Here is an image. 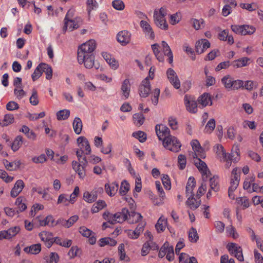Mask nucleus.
<instances>
[{"label": "nucleus", "mask_w": 263, "mask_h": 263, "mask_svg": "<svg viewBox=\"0 0 263 263\" xmlns=\"http://www.w3.org/2000/svg\"><path fill=\"white\" fill-rule=\"evenodd\" d=\"M130 223H135L138 222L142 218L141 215L137 212H129L128 210L126 208H123L121 212L114 214V218L116 223H121L128 219Z\"/></svg>", "instance_id": "f257e3e1"}, {"label": "nucleus", "mask_w": 263, "mask_h": 263, "mask_svg": "<svg viewBox=\"0 0 263 263\" xmlns=\"http://www.w3.org/2000/svg\"><path fill=\"white\" fill-rule=\"evenodd\" d=\"M163 145L165 148L174 152H178L181 146L180 141L173 136L163 138Z\"/></svg>", "instance_id": "f03ea898"}, {"label": "nucleus", "mask_w": 263, "mask_h": 263, "mask_svg": "<svg viewBox=\"0 0 263 263\" xmlns=\"http://www.w3.org/2000/svg\"><path fill=\"white\" fill-rule=\"evenodd\" d=\"M78 61L79 64H84L86 68H91L94 66L95 68L98 69L99 66L95 64V55L93 54H84L81 52L78 55Z\"/></svg>", "instance_id": "7ed1b4c3"}, {"label": "nucleus", "mask_w": 263, "mask_h": 263, "mask_svg": "<svg viewBox=\"0 0 263 263\" xmlns=\"http://www.w3.org/2000/svg\"><path fill=\"white\" fill-rule=\"evenodd\" d=\"M196 161H195V165L198 168L199 172L202 174L203 181L206 182L209 176L211 175V173L206 163L201 160V158H196Z\"/></svg>", "instance_id": "20e7f679"}, {"label": "nucleus", "mask_w": 263, "mask_h": 263, "mask_svg": "<svg viewBox=\"0 0 263 263\" xmlns=\"http://www.w3.org/2000/svg\"><path fill=\"white\" fill-rule=\"evenodd\" d=\"M96 47V44L95 40H90L88 42L83 44L78 49V55L81 52L84 54H93V51Z\"/></svg>", "instance_id": "39448f33"}, {"label": "nucleus", "mask_w": 263, "mask_h": 263, "mask_svg": "<svg viewBox=\"0 0 263 263\" xmlns=\"http://www.w3.org/2000/svg\"><path fill=\"white\" fill-rule=\"evenodd\" d=\"M191 145L194 151V153H192V156L194 158H197L198 157L202 159L205 158V153L198 140H192L191 142Z\"/></svg>", "instance_id": "423d86ee"}, {"label": "nucleus", "mask_w": 263, "mask_h": 263, "mask_svg": "<svg viewBox=\"0 0 263 263\" xmlns=\"http://www.w3.org/2000/svg\"><path fill=\"white\" fill-rule=\"evenodd\" d=\"M166 74L171 84L175 88L179 89L180 87V82L176 72L170 68L167 70Z\"/></svg>", "instance_id": "0eeeda50"}, {"label": "nucleus", "mask_w": 263, "mask_h": 263, "mask_svg": "<svg viewBox=\"0 0 263 263\" xmlns=\"http://www.w3.org/2000/svg\"><path fill=\"white\" fill-rule=\"evenodd\" d=\"M151 91L150 82L148 78H146L143 80L139 86V95L141 97L146 98L149 94Z\"/></svg>", "instance_id": "6e6552de"}, {"label": "nucleus", "mask_w": 263, "mask_h": 263, "mask_svg": "<svg viewBox=\"0 0 263 263\" xmlns=\"http://www.w3.org/2000/svg\"><path fill=\"white\" fill-rule=\"evenodd\" d=\"M131 33L127 30L120 31L117 35V39L122 46L128 44L130 41Z\"/></svg>", "instance_id": "1a4fd4ad"}, {"label": "nucleus", "mask_w": 263, "mask_h": 263, "mask_svg": "<svg viewBox=\"0 0 263 263\" xmlns=\"http://www.w3.org/2000/svg\"><path fill=\"white\" fill-rule=\"evenodd\" d=\"M156 133L159 139L160 140H163L164 138L168 137L171 136L170 129L163 125H157L155 127Z\"/></svg>", "instance_id": "9d476101"}, {"label": "nucleus", "mask_w": 263, "mask_h": 263, "mask_svg": "<svg viewBox=\"0 0 263 263\" xmlns=\"http://www.w3.org/2000/svg\"><path fill=\"white\" fill-rule=\"evenodd\" d=\"M184 102L186 109L192 113H196L197 111V102L191 99L187 95L184 97Z\"/></svg>", "instance_id": "9b49d317"}, {"label": "nucleus", "mask_w": 263, "mask_h": 263, "mask_svg": "<svg viewBox=\"0 0 263 263\" xmlns=\"http://www.w3.org/2000/svg\"><path fill=\"white\" fill-rule=\"evenodd\" d=\"M77 143L80 149H85L86 155H89L91 153V148L88 140L84 137H80L77 139Z\"/></svg>", "instance_id": "f8f14e48"}, {"label": "nucleus", "mask_w": 263, "mask_h": 263, "mask_svg": "<svg viewBox=\"0 0 263 263\" xmlns=\"http://www.w3.org/2000/svg\"><path fill=\"white\" fill-rule=\"evenodd\" d=\"M140 25L146 35L151 39H154L155 34L150 25L146 21L143 20L140 21Z\"/></svg>", "instance_id": "ddd939ff"}, {"label": "nucleus", "mask_w": 263, "mask_h": 263, "mask_svg": "<svg viewBox=\"0 0 263 263\" xmlns=\"http://www.w3.org/2000/svg\"><path fill=\"white\" fill-rule=\"evenodd\" d=\"M154 18L155 23L156 26L162 30H167L168 29V25L164 17L158 16L157 15V11H154Z\"/></svg>", "instance_id": "4468645a"}, {"label": "nucleus", "mask_w": 263, "mask_h": 263, "mask_svg": "<svg viewBox=\"0 0 263 263\" xmlns=\"http://www.w3.org/2000/svg\"><path fill=\"white\" fill-rule=\"evenodd\" d=\"M25 186V184L22 180H18L12 189L10 195L12 197L15 198L22 192Z\"/></svg>", "instance_id": "2eb2a0df"}, {"label": "nucleus", "mask_w": 263, "mask_h": 263, "mask_svg": "<svg viewBox=\"0 0 263 263\" xmlns=\"http://www.w3.org/2000/svg\"><path fill=\"white\" fill-rule=\"evenodd\" d=\"M196 186V181L193 177H189L186 186V195L187 197L191 195L192 199H194V194L193 190Z\"/></svg>", "instance_id": "dca6fc26"}, {"label": "nucleus", "mask_w": 263, "mask_h": 263, "mask_svg": "<svg viewBox=\"0 0 263 263\" xmlns=\"http://www.w3.org/2000/svg\"><path fill=\"white\" fill-rule=\"evenodd\" d=\"M197 102L199 104H200L202 107H205L209 104L210 102V105H212V101L211 100V97L208 93H204L201 96H200Z\"/></svg>", "instance_id": "f3484780"}, {"label": "nucleus", "mask_w": 263, "mask_h": 263, "mask_svg": "<svg viewBox=\"0 0 263 263\" xmlns=\"http://www.w3.org/2000/svg\"><path fill=\"white\" fill-rule=\"evenodd\" d=\"M119 189V184L115 182L110 185L106 183L105 184V190L106 193L110 196L112 197L115 195Z\"/></svg>", "instance_id": "a211bd4d"}, {"label": "nucleus", "mask_w": 263, "mask_h": 263, "mask_svg": "<svg viewBox=\"0 0 263 263\" xmlns=\"http://www.w3.org/2000/svg\"><path fill=\"white\" fill-rule=\"evenodd\" d=\"M102 57L110 65V66L114 69H116L118 67V62L114 58H111V55L107 52H102Z\"/></svg>", "instance_id": "6ab92c4d"}, {"label": "nucleus", "mask_w": 263, "mask_h": 263, "mask_svg": "<svg viewBox=\"0 0 263 263\" xmlns=\"http://www.w3.org/2000/svg\"><path fill=\"white\" fill-rule=\"evenodd\" d=\"M179 263H198L195 257H190L186 253H182L179 257Z\"/></svg>", "instance_id": "aec40b11"}, {"label": "nucleus", "mask_w": 263, "mask_h": 263, "mask_svg": "<svg viewBox=\"0 0 263 263\" xmlns=\"http://www.w3.org/2000/svg\"><path fill=\"white\" fill-rule=\"evenodd\" d=\"M24 251L27 253L37 254L41 251V245L40 243L32 245L29 247H25Z\"/></svg>", "instance_id": "412c9836"}, {"label": "nucleus", "mask_w": 263, "mask_h": 263, "mask_svg": "<svg viewBox=\"0 0 263 263\" xmlns=\"http://www.w3.org/2000/svg\"><path fill=\"white\" fill-rule=\"evenodd\" d=\"M162 46L164 54L168 57V60L169 63L172 64L173 61V55L170 46L165 41L162 42Z\"/></svg>", "instance_id": "4be33fe9"}, {"label": "nucleus", "mask_w": 263, "mask_h": 263, "mask_svg": "<svg viewBox=\"0 0 263 263\" xmlns=\"http://www.w3.org/2000/svg\"><path fill=\"white\" fill-rule=\"evenodd\" d=\"M121 90L125 99L128 98L130 90V84L128 79L124 80L121 86Z\"/></svg>", "instance_id": "5701e85b"}, {"label": "nucleus", "mask_w": 263, "mask_h": 263, "mask_svg": "<svg viewBox=\"0 0 263 263\" xmlns=\"http://www.w3.org/2000/svg\"><path fill=\"white\" fill-rule=\"evenodd\" d=\"M239 149L238 146L233 147L232 149L231 153L228 154L227 160L233 161V162H237L239 160Z\"/></svg>", "instance_id": "b1692460"}, {"label": "nucleus", "mask_w": 263, "mask_h": 263, "mask_svg": "<svg viewBox=\"0 0 263 263\" xmlns=\"http://www.w3.org/2000/svg\"><path fill=\"white\" fill-rule=\"evenodd\" d=\"M82 122L81 119L79 117H76L73 122V127L76 134H80L82 129Z\"/></svg>", "instance_id": "393cba45"}, {"label": "nucleus", "mask_w": 263, "mask_h": 263, "mask_svg": "<svg viewBox=\"0 0 263 263\" xmlns=\"http://www.w3.org/2000/svg\"><path fill=\"white\" fill-rule=\"evenodd\" d=\"M214 151L218 157H222L225 160H227L228 154L226 153L223 147L221 145L217 144L214 147Z\"/></svg>", "instance_id": "a878e982"}, {"label": "nucleus", "mask_w": 263, "mask_h": 263, "mask_svg": "<svg viewBox=\"0 0 263 263\" xmlns=\"http://www.w3.org/2000/svg\"><path fill=\"white\" fill-rule=\"evenodd\" d=\"M250 61V59L247 57L235 60L232 63V65L234 67L239 68L246 66L248 65V62Z\"/></svg>", "instance_id": "bb28decb"}, {"label": "nucleus", "mask_w": 263, "mask_h": 263, "mask_svg": "<svg viewBox=\"0 0 263 263\" xmlns=\"http://www.w3.org/2000/svg\"><path fill=\"white\" fill-rule=\"evenodd\" d=\"M167 220L165 219H162V217H160L155 225V228L158 233H161L165 230Z\"/></svg>", "instance_id": "cd10ccee"}, {"label": "nucleus", "mask_w": 263, "mask_h": 263, "mask_svg": "<svg viewBox=\"0 0 263 263\" xmlns=\"http://www.w3.org/2000/svg\"><path fill=\"white\" fill-rule=\"evenodd\" d=\"M210 189L217 192L219 190V181L217 176H214L210 179Z\"/></svg>", "instance_id": "c85d7f7f"}, {"label": "nucleus", "mask_w": 263, "mask_h": 263, "mask_svg": "<svg viewBox=\"0 0 263 263\" xmlns=\"http://www.w3.org/2000/svg\"><path fill=\"white\" fill-rule=\"evenodd\" d=\"M41 66L42 67L43 72H44L46 73V78L47 80H50L52 77V69L51 67L48 64L41 63Z\"/></svg>", "instance_id": "c756f323"}, {"label": "nucleus", "mask_w": 263, "mask_h": 263, "mask_svg": "<svg viewBox=\"0 0 263 263\" xmlns=\"http://www.w3.org/2000/svg\"><path fill=\"white\" fill-rule=\"evenodd\" d=\"M99 245L100 247H103L105 245H109L110 246H115L117 244V241L110 237H104L101 238L99 240Z\"/></svg>", "instance_id": "7c9ffc66"}, {"label": "nucleus", "mask_w": 263, "mask_h": 263, "mask_svg": "<svg viewBox=\"0 0 263 263\" xmlns=\"http://www.w3.org/2000/svg\"><path fill=\"white\" fill-rule=\"evenodd\" d=\"M74 15V10L73 9H69L65 17L64 18V25L63 27V31L64 32H66L68 29V21L69 20H72L71 18L73 17Z\"/></svg>", "instance_id": "2f4dec72"}, {"label": "nucleus", "mask_w": 263, "mask_h": 263, "mask_svg": "<svg viewBox=\"0 0 263 263\" xmlns=\"http://www.w3.org/2000/svg\"><path fill=\"white\" fill-rule=\"evenodd\" d=\"M227 248L231 254L234 255L240 251L242 250L240 246H238L236 243L233 242L228 243L227 246Z\"/></svg>", "instance_id": "473e14b6"}, {"label": "nucleus", "mask_w": 263, "mask_h": 263, "mask_svg": "<svg viewBox=\"0 0 263 263\" xmlns=\"http://www.w3.org/2000/svg\"><path fill=\"white\" fill-rule=\"evenodd\" d=\"M186 204L190 206V208L193 210L197 209L201 204V200L196 201V199L194 197L192 199L191 195L189 196L186 202Z\"/></svg>", "instance_id": "72a5a7b5"}, {"label": "nucleus", "mask_w": 263, "mask_h": 263, "mask_svg": "<svg viewBox=\"0 0 263 263\" xmlns=\"http://www.w3.org/2000/svg\"><path fill=\"white\" fill-rule=\"evenodd\" d=\"M23 143V138L20 136H17L14 141L12 143L11 146L12 149L15 152L18 149Z\"/></svg>", "instance_id": "f704fd0d"}, {"label": "nucleus", "mask_w": 263, "mask_h": 263, "mask_svg": "<svg viewBox=\"0 0 263 263\" xmlns=\"http://www.w3.org/2000/svg\"><path fill=\"white\" fill-rule=\"evenodd\" d=\"M70 116V111L68 109H63L57 112V117L58 120H65Z\"/></svg>", "instance_id": "c9c22d12"}, {"label": "nucleus", "mask_w": 263, "mask_h": 263, "mask_svg": "<svg viewBox=\"0 0 263 263\" xmlns=\"http://www.w3.org/2000/svg\"><path fill=\"white\" fill-rule=\"evenodd\" d=\"M189 238L191 242H196L199 239L196 229L192 227L189 233Z\"/></svg>", "instance_id": "e433bc0d"}, {"label": "nucleus", "mask_w": 263, "mask_h": 263, "mask_svg": "<svg viewBox=\"0 0 263 263\" xmlns=\"http://www.w3.org/2000/svg\"><path fill=\"white\" fill-rule=\"evenodd\" d=\"M143 227L144 226L142 224H139L134 231L130 232V233H129V235H131V238L132 239L137 238L141 233L143 232Z\"/></svg>", "instance_id": "4c0bfd02"}, {"label": "nucleus", "mask_w": 263, "mask_h": 263, "mask_svg": "<svg viewBox=\"0 0 263 263\" xmlns=\"http://www.w3.org/2000/svg\"><path fill=\"white\" fill-rule=\"evenodd\" d=\"M42 67L41 63H40L35 69L34 72L31 75V78L33 81L37 80L42 74Z\"/></svg>", "instance_id": "58836bf2"}, {"label": "nucleus", "mask_w": 263, "mask_h": 263, "mask_svg": "<svg viewBox=\"0 0 263 263\" xmlns=\"http://www.w3.org/2000/svg\"><path fill=\"white\" fill-rule=\"evenodd\" d=\"M20 227L17 226L10 228L8 230H6V232H8L6 234L8 239L15 236L20 232Z\"/></svg>", "instance_id": "ea45409f"}, {"label": "nucleus", "mask_w": 263, "mask_h": 263, "mask_svg": "<svg viewBox=\"0 0 263 263\" xmlns=\"http://www.w3.org/2000/svg\"><path fill=\"white\" fill-rule=\"evenodd\" d=\"M233 80V79H232L230 75H227L222 78L221 82L227 89H231L232 86V83Z\"/></svg>", "instance_id": "a19ab883"}, {"label": "nucleus", "mask_w": 263, "mask_h": 263, "mask_svg": "<svg viewBox=\"0 0 263 263\" xmlns=\"http://www.w3.org/2000/svg\"><path fill=\"white\" fill-rule=\"evenodd\" d=\"M144 117L142 114H135L133 115V120L134 121V123L137 125H141L143 124L144 121Z\"/></svg>", "instance_id": "79ce46f5"}, {"label": "nucleus", "mask_w": 263, "mask_h": 263, "mask_svg": "<svg viewBox=\"0 0 263 263\" xmlns=\"http://www.w3.org/2000/svg\"><path fill=\"white\" fill-rule=\"evenodd\" d=\"M129 190V184L127 181L124 180L122 182L120 188L119 190V193L121 195H125Z\"/></svg>", "instance_id": "37998d69"}, {"label": "nucleus", "mask_w": 263, "mask_h": 263, "mask_svg": "<svg viewBox=\"0 0 263 263\" xmlns=\"http://www.w3.org/2000/svg\"><path fill=\"white\" fill-rule=\"evenodd\" d=\"M103 218L107 221V222L111 224H114L116 223L115 218H114V214L110 213L109 212H105L103 214Z\"/></svg>", "instance_id": "c03bdc74"}, {"label": "nucleus", "mask_w": 263, "mask_h": 263, "mask_svg": "<svg viewBox=\"0 0 263 263\" xmlns=\"http://www.w3.org/2000/svg\"><path fill=\"white\" fill-rule=\"evenodd\" d=\"M133 136L138 139L140 142H144L146 140V134L142 131H138L133 133Z\"/></svg>", "instance_id": "a18cd8bd"}, {"label": "nucleus", "mask_w": 263, "mask_h": 263, "mask_svg": "<svg viewBox=\"0 0 263 263\" xmlns=\"http://www.w3.org/2000/svg\"><path fill=\"white\" fill-rule=\"evenodd\" d=\"M29 101L31 104L35 106L39 104V99L37 91L35 89H32V95L29 98Z\"/></svg>", "instance_id": "49530a36"}, {"label": "nucleus", "mask_w": 263, "mask_h": 263, "mask_svg": "<svg viewBox=\"0 0 263 263\" xmlns=\"http://www.w3.org/2000/svg\"><path fill=\"white\" fill-rule=\"evenodd\" d=\"M215 127V121L214 119H211L208 122L205 127L206 133H211Z\"/></svg>", "instance_id": "de8ad7c7"}, {"label": "nucleus", "mask_w": 263, "mask_h": 263, "mask_svg": "<svg viewBox=\"0 0 263 263\" xmlns=\"http://www.w3.org/2000/svg\"><path fill=\"white\" fill-rule=\"evenodd\" d=\"M112 6L114 9L117 10H123L125 8V5L121 0H114L112 2Z\"/></svg>", "instance_id": "09e8293b"}, {"label": "nucleus", "mask_w": 263, "mask_h": 263, "mask_svg": "<svg viewBox=\"0 0 263 263\" xmlns=\"http://www.w3.org/2000/svg\"><path fill=\"white\" fill-rule=\"evenodd\" d=\"M51 222V227L54 226L53 223H54V219L53 217L51 215H48L47 216L46 218L42 220H40V224L41 226H45L46 225H48Z\"/></svg>", "instance_id": "8fccbe9b"}, {"label": "nucleus", "mask_w": 263, "mask_h": 263, "mask_svg": "<svg viewBox=\"0 0 263 263\" xmlns=\"http://www.w3.org/2000/svg\"><path fill=\"white\" fill-rule=\"evenodd\" d=\"M178 163L179 164V169L183 170L186 166V157L183 155H179L178 157Z\"/></svg>", "instance_id": "3c124183"}, {"label": "nucleus", "mask_w": 263, "mask_h": 263, "mask_svg": "<svg viewBox=\"0 0 263 263\" xmlns=\"http://www.w3.org/2000/svg\"><path fill=\"white\" fill-rule=\"evenodd\" d=\"M227 231L230 236H231L234 239H236L238 237L239 235L236 232L235 228L232 226L230 225L227 227Z\"/></svg>", "instance_id": "603ef678"}, {"label": "nucleus", "mask_w": 263, "mask_h": 263, "mask_svg": "<svg viewBox=\"0 0 263 263\" xmlns=\"http://www.w3.org/2000/svg\"><path fill=\"white\" fill-rule=\"evenodd\" d=\"M79 232L84 237H89L91 236L94 232L87 229L85 227H81L79 229Z\"/></svg>", "instance_id": "864d4df0"}, {"label": "nucleus", "mask_w": 263, "mask_h": 263, "mask_svg": "<svg viewBox=\"0 0 263 263\" xmlns=\"http://www.w3.org/2000/svg\"><path fill=\"white\" fill-rule=\"evenodd\" d=\"M242 28L243 32L242 33V35L251 34H253L255 31V28L252 26L243 25H242Z\"/></svg>", "instance_id": "5fc2aeb1"}, {"label": "nucleus", "mask_w": 263, "mask_h": 263, "mask_svg": "<svg viewBox=\"0 0 263 263\" xmlns=\"http://www.w3.org/2000/svg\"><path fill=\"white\" fill-rule=\"evenodd\" d=\"M87 6L88 13L89 14L92 10L98 7V4L96 0H87Z\"/></svg>", "instance_id": "6e6d98bb"}, {"label": "nucleus", "mask_w": 263, "mask_h": 263, "mask_svg": "<svg viewBox=\"0 0 263 263\" xmlns=\"http://www.w3.org/2000/svg\"><path fill=\"white\" fill-rule=\"evenodd\" d=\"M14 121V117L12 114H7L5 116L3 120V126H8V125L12 123Z\"/></svg>", "instance_id": "4d7b16f0"}, {"label": "nucleus", "mask_w": 263, "mask_h": 263, "mask_svg": "<svg viewBox=\"0 0 263 263\" xmlns=\"http://www.w3.org/2000/svg\"><path fill=\"white\" fill-rule=\"evenodd\" d=\"M151 243L149 241H146L145 242L142 246L141 249V255L143 256H146L151 250Z\"/></svg>", "instance_id": "13d9d810"}, {"label": "nucleus", "mask_w": 263, "mask_h": 263, "mask_svg": "<svg viewBox=\"0 0 263 263\" xmlns=\"http://www.w3.org/2000/svg\"><path fill=\"white\" fill-rule=\"evenodd\" d=\"M180 20V14L178 13H176L170 15V22L172 25H175L178 23Z\"/></svg>", "instance_id": "bf43d9fd"}, {"label": "nucleus", "mask_w": 263, "mask_h": 263, "mask_svg": "<svg viewBox=\"0 0 263 263\" xmlns=\"http://www.w3.org/2000/svg\"><path fill=\"white\" fill-rule=\"evenodd\" d=\"M162 182L166 189L170 190L171 189V181L167 175H163V177L162 178Z\"/></svg>", "instance_id": "052dcab7"}, {"label": "nucleus", "mask_w": 263, "mask_h": 263, "mask_svg": "<svg viewBox=\"0 0 263 263\" xmlns=\"http://www.w3.org/2000/svg\"><path fill=\"white\" fill-rule=\"evenodd\" d=\"M80 252V249L77 246L72 247L70 250L68 252V255L71 257L73 258L75 256H77L79 255V253Z\"/></svg>", "instance_id": "680f3d73"}, {"label": "nucleus", "mask_w": 263, "mask_h": 263, "mask_svg": "<svg viewBox=\"0 0 263 263\" xmlns=\"http://www.w3.org/2000/svg\"><path fill=\"white\" fill-rule=\"evenodd\" d=\"M206 185L205 183V182L203 181L197 191V194H196L197 198L199 199L200 198V197L204 194L205 191H206Z\"/></svg>", "instance_id": "e2e57ef3"}, {"label": "nucleus", "mask_w": 263, "mask_h": 263, "mask_svg": "<svg viewBox=\"0 0 263 263\" xmlns=\"http://www.w3.org/2000/svg\"><path fill=\"white\" fill-rule=\"evenodd\" d=\"M193 23V26L196 30H199L201 27V25L203 24L204 21L203 19L197 20L193 18L192 20Z\"/></svg>", "instance_id": "0e129e2a"}, {"label": "nucleus", "mask_w": 263, "mask_h": 263, "mask_svg": "<svg viewBox=\"0 0 263 263\" xmlns=\"http://www.w3.org/2000/svg\"><path fill=\"white\" fill-rule=\"evenodd\" d=\"M69 199L66 197L65 194H61L59 195L57 201L58 204L64 203L65 205H68Z\"/></svg>", "instance_id": "69168bd1"}, {"label": "nucleus", "mask_w": 263, "mask_h": 263, "mask_svg": "<svg viewBox=\"0 0 263 263\" xmlns=\"http://www.w3.org/2000/svg\"><path fill=\"white\" fill-rule=\"evenodd\" d=\"M32 160L35 163H42L46 161V157L45 154H42L39 157H34Z\"/></svg>", "instance_id": "338daca9"}, {"label": "nucleus", "mask_w": 263, "mask_h": 263, "mask_svg": "<svg viewBox=\"0 0 263 263\" xmlns=\"http://www.w3.org/2000/svg\"><path fill=\"white\" fill-rule=\"evenodd\" d=\"M6 108L8 110H14L15 109H18L19 105L16 102L14 101H10L7 104Z\"/></svg>", "instance_id": "774afa93"}]
</instances>
